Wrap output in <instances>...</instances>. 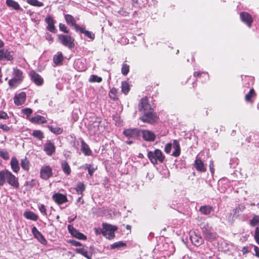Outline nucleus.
<instances>
[{
	"label": "nucleus",
	"mask_w": 259,
	"mask_h": 259,
	"mask_svg": "<svg viewBox=\"0 0 259 259\" xmlns=\"http://www.w3.org/2000/svg\"><path fill=\"white\" fill-rule=\"evenodd\" d=\"M52 167L49 165H45L40 170V177L43 180H47L53 176Z\"/></svg>",
	"instance_id": "obj_7"
},
{
	"label": "nucleus",
	"mask_w": 259,
	"mask_h": 259,
	"mask_svg": "<svg viewBox=\"0 0 259 259\" xmlns=\"http://www.w3.org/2000/svg\"><path fill=\"white\" fill-rule=\"evenodd\" d=\"M14 52L9 51L8 49L0 50V61L6 60L7 61H12L14 59Z\"/></svg>",
	"instance_id": "obj_10"
},
{
	"label": "nucleus",
	"mask_w": 259,
	"mask_h": 259,
	"mask_svg": "<svg viewBox=\"0 0 259 259\" xmlns=\"http://www.w3.org/2000/svg\"><path fill=\"white\" fill-rule=\"evenodd\" d=\"M10 165L12 170L15 173H18L20 170V166L18 160L15 157H12Z\"/></svg>",
	"instance_id": "obj_27"
},
{
	"label": "nucleus",
	"mask_w": 259,
	"mask_h": 259,
	"mask_svg": "<svg viewBox=\"0 0 259 259\" xmlns=\"http://www.w3.org/2000/svg\"><path fill=\"white\" fill-rule=\"evenodd\" d=\"M22 81L16 78H12L8 81V84L11 89H14L17 87L18 85L21 83Z\"/></svg>",
	"instance_id": "obj_38"
},
{
	"label": "nucleus",
	"mask_w": 259,
	"mask_h": 259,
	"mask_svg": "<svg viewBox=\"0 0 259 259\" xmlns=\"http://www.w3.org/2000/svg\"><path fill=\"white\" fill-rule=\"evenodd\" d=\"M52 198L54 201L59 205L63 204L68 201V199L65 195L61 193H55L52 196Z\"/></svg>",
	"instance_id": "obj_15"
},
{
	"label": "nucleus",
	"mask_w": 259,
	"mask_h": 259,
	"mask_svg": "<svg viewBox=\"0 0 259 259\" xmlns=\"http://www.w3.org/2000/svg\"><path fill=\"white\" fill-rule=\"evenodd\" d=\"M68 229L69 233L75 238L85 240L87 239V236L84 235L83 234L80 233L78 230H77L75 228H74L72 225H68Z\"/></svg>",
	"instance_id": "obj_12"
},
{
	"label": "nucleus",
	"mask_w": 259,
	"mask_h": 259,
	"mask_svg": "<svg viewBox=\"0 0 259 259\" xmlns=\"http://www.w3.org/2000/svg\"><path fill=\"white\" fill-rule=\"evenodd\" d=\"M9 185L15 189L19 187L18 178L14 175L8 169H4L0 171V187L3 186L6 182Z\"/></svg>",
	"instance_id": "obj_1"
},
{
	"label": "nucleus",
	"mask_w": 259,
	"mask_h": 259,
	"mask_svg": "<svg viewBox=\"0 0 259 259\" xmlns=\"http://www.w3.org/2000/svg\"><path fill=\"white\" fill-rule=\"evenodd\" d=\"M22 113L26 115L27 117H29L32 113V110L29 108H26L23 109L22 110Z\"/></svg>",
	"instance_id": "obj_53"
},
{
	"label": "nucleus",
	"mask_w": 259,
	"mask_h": 259,
	"mask_svg": "<svg viewBox=\"0 0 259 259\" xmlns=\"http://www.w3.org/2000/svg\"><path fill=\"white\" fill-rule=\"evenodd\" d=\"M26 99V94L24 92H22L18 94H16L14 97V102L17 106H20L23 104Z\"/></svg>",
	"instance_id": "obj_13"
},
{
	"label": "nucleus",
	"mask_w": 259,
	"mask_h": 259,
	"mask_svg": "<svg viewBox=\"0 0 259 259\" xmlns=\"http://www.w3.org/2000/svg\"><path fill=\"white\" fill-rule=\"evenodd\" d=\"M209 167L210 172L213 175L214 172V165L212 160L210 161Z\"/></svg>",
	"instance_id": "obj_58"
},
{
	"label": "nucleus",
	"mask_w": 259,
	"mask_h": 259,
	"mask_svg": "<svg viewBox=\"0 0 259 259\" xmlns=\"http://www.w3.org/2000/svg\"><path fill=\"white\" fill-rule=\"evenodd\" d=\"M58 39L60 42L65 47L69 49H72L74 47V38L68 35H58Z\"/></svg>",
	"instance_id": "obj_5"
},
{
	"label": "nucleus",
	"mask_w": 259,
	"mask_h": 259,
	"mask_svg": "<svg viewBox=\"0 0 259 259\" xmlns=\"http://www.w3.org/2000/svg\"><path fill=\"white\" fill-rule=\"evenodd\" d=\"M45 21L48 24L47 26L48 30L53 33L57 32V30L54 25L55 21L51 16H47L45 19Z\"/></svg>",
	"instance_id": "obj_16"
},
{
	"label": "nucleus",
	"mask_w": 259,
	"mask_h": 259,
	"mask_svg": "<svg viewBox=\"0 0 259 259\" xmlns=\"http://www.w3.org/2000/svg\"><path fill=\"white\" fill-rule=\"evenodd\" d=\"M147 156L150 162L154 165L158 164V163H162L165 158L162 151L158 149L149 151Z\"/></svg>",
	"instance_id": "obj_2"
},
{
	"label": "nucleus",
	"mask_w": 259,
	"mask_h": 259,
	"mask_svg": "<svg viewBox=\"0 0 259 259\" xmlns=\"http://www.w3.org/2000/svg\"><path fill=\"white\" fill-rule=\"evenodd\" d=\"M159 82L156 81V80H151L149 81V85L147 87V90L149 91H151L152 89L158 87L159 85Z\"/></svg>",
	"instance_id": "obj_47"
},
{
	"label": "nucleus",
	"mask_w": 259,
	"mask_h": 259,
	"mask_svg": "<svg viewBox=\"0 0 259 259\" xmlns=\"http://www.w3.org/2000/svg\"><path fill=\"white\" fill-rule=\"evenodd\" d=\"M199 210L202 214L208 215L213 210V207L210 205H204L201 206Z\"/></svg>",
	"instance_id": "obj_36"
},
{
	"label": "nucleus",
	"mask_w": 259,
	"mask_h": 259,
	"mask_svg": "<svg viewBox=\"0 0 259 259\" xmlns=\"http://www.w3.org/2000/svg\"><path fill=\"white\" fill-rule=\"evenodd\" d=\"M126 246V243L123 242V241H119L117 242H115L112 245H111V249H115L121 247H124Z\"/></svg>",
	"instance_id": "obj_49"
},
{
	"label": "nucleus",
	"mask_w": 259,
	"mask_h": 259,
	"mask_svg": "<svg viewBox=\"0 0 259 259\" xmlns=\"http://www.w3.org/2000/svg\"><path fill=\"white\" fill-rule=\"evenodd\" d=\"M75 251L77 253L81 254L88 259H91V256L89 255L88 251L84 248H76Z\"/></svg>",
	"instance_id": "obj_42"
},
{
	"label": "nucleus",
	"mask_w": 259,
	"mask_h": 259,
	"mask_svg": "<svg viewBox=\"0 0 259 259\" xmlns=\"http://www.w3.org/2000/svg\"><path fill=\"white\" fill-rule=\"evenodd\" d=\"M45 38L47 40L51 42H52L53 41V37H52V35L48 32H47L45 34Z\"/></svg>",
	"instance_id": "obj_59"
},
{
	"label": "nucleus",
	"mask_w": 259,
	"mask_h": 259,
	"mask_svg": "<svg viewBox=\"0 0 259 259\" xmlns=\"http://www.w3.org/2000/svg\"><path fill=\"white\" fill-rule=\"evenodd\" d=\"M77 31H80V33H83L85 36H87L88 38L93 40L95 39V35L94 33H93L92 32L90 31L89 30H87L85 29L84 28L79 27V28L77 29Z\"/></svg>",
	"instance_id": "obj_32"
},
{
	"label": "nucleus",
	"mask_w": 259,
	"mask_h": 259,
	"mask_svg": "<svg viewBox=\"0 0 259 259\" xmlns=\"http://www.w3.org/2000/svg\"><path fill=\"white\" fill-rule=\"evenodd\" d=\"M44 151L49 156L52 155L56 151V147L50 140L47 141L44 145Z\"/></svg>",
	"instance_id": "obj_14"
},
{
	"label": "nucleus",
	"mask_w": 259,
	"mask_h": 259,
	"mask_svg": "<svg viewBox=\"0 0 259 259\" xmlns=\"http://www.w3.org/2000/svg\"><path fill=\"white\" fill-rule=\"evenodd\" d=\"M26 2L30 5L34 7H40L44 6L43 3L39 2L37 0H26Z\"/></svg>",
	"instance_id": "obj_45"
},
{
	"label": "nucleus",
	"mask_w": 259,
	"mask_h": 259,
	"mask_svg": "<svg viewBox=\"0 0 259 259\" xmlns=\"http://www.w3.org/2000/svg\"><path fill=\"white\" fill-rule=\"evenodd\" d=\"M102 227V235L108 239H113L115 237L114 232L117 230V227L107 223H103Z\"/></svg>",
	"instance_id": "obj_3"
},
{
	"label": "nucleus",
	"mask_w": 259,
	"mask_h": 259,
	"mask_svg": "<svg viewBox=\"0 0 259 259\" xmlns=\"http://www.w3.org/2000/svg\"><path fill=\"white\" fill-rule=\"evenodd\" d=\"M0 128L6 132H8L10 130V127L6 124H0Z\"/></svg>",
	"instance_id": "obj_60"
},
{
	"label": "nucleus",
	"mask_w": 259,
	"mask_h": 259,
	"mask_svg": "<svg viewBox=\"0 0 259 259\" xmlns=\"http://www.w3.org/2000/svg\"><path fill=\"white\" fill-rule=\"evenodd\" d=\"M9 116L8 114L3 111L0 110V119H9Z\"/></svg>",
	"instance_id": "obj_57"
},
{
	"label": "nucleus",
	"mask_w": 259,
	"mask_h": 259,
	"mask_svg": "<svg viewBox=\"0 0 259 259\" xmlns=\"http://www.w3.org/2000/svg\"><path fill=\"white\" fill-rule=\"evenodd\" d=\"M64 60L63 55L61 52H58L53 57V62L57 66L61 65Z\"/></svg>",
	"instance_id": "obj_26"
},
{
	"label": "nucleus",
	"mask_w": 259,
	"mask_h": 259,
	"mask_svg": "<svg viewBox=\"0 0 259 259\" xmlns=\"http://www.w3.org/2000/svg\"><path fill=\"white\" fill-rule=\"evenodd\" d=\"M249 225L251 227L259 226V215H254L253 218L249 221Z\"/></svg>",
	"instance_id": "obj_41"
},
{
	"label": "nucleus",
	"mask_w": 259,
	"mask_h": 259,
	"mask_svg": "<svg viewBox=\"0 0 259 259\" xmlns=\"http://www.w3.org/2000/svg\"><path fill=\"white\" fill-rule=\"evenodd\" d=\"M140 117V119L143 122L153 124L157 122L159 120V117L156 113L153 112L152 110L144 113Z\"/></svg>",
	"instance_id": "obj_4"
},
{
	"label": "nucleus",
	"mask_w": 259,
	"mask_h": 259,
	"mask_svg": "<svg viewBox=\"0 0 259 259\" xmlns=\"http://www.w3.org/2000/svg\"><path fill=\"white\" fill-rule=\"evenodd\" d=\"M23 215L26 219L34 221H37L38 218V215L31 211H25Z\"/></svg>",
	"instance_id": "obj_33"
},
{
	"label": "nucleus",
	"mask_w": 259,
	"mask_h": 259,
	"mask_svg": "<svg viewBox=\"0 0 259 259\" xmlns=\"http://www.w3.org/2000/svg\"><path fill=\"white\" fill-rule=\"evenodd\" d=\"M71 243L75 246H80L81 245V243L80 242L75 240L71 241Z\"/></svg>",
	"instance_id": "obj_61"
},
{
	"label": "nucleus",
	"mask_w": 259,
	"mask_h": 259,
	"mask_svg": "<svg viewBox=\"0 0 259 259\" xmlns=\"http://www.w3.org/2000/svg\"><path fill=\"white\" fill-rule=\"evenodd\" d=\"M130 70V66L126 63H123L121 67V73L123 75H126L128 74Z\"/></svg>",
	"instance_id": "obj_48"
},
{
	"label": "nucleus",
	"mask_w": 259,
	"mask_h": 259,
	"mask_svg": "<svg viewBox=\"0 0 259 259\" xmlns=\"http://www.w3.org/2000/svg\"><path fill=\"white\" fill-rule=\"evenodd\" d=\"M171 148L172 144L170 143H168L165 145L164 151L166 153L169 154L170 153Z\"/></svg>",
	"instance_id": "obj_55"
},
{
	"label": "nucleus",
	"mask_w": 259,
	"mask_h": 259,
	"mask_svg": "<svg viewBox=\"0 0 259 259\" xmlns=\"http://www.w3.org/2000/svg\"><path fill=\"white\" fill-rule=\"evenodd\" d=\"M29 120L33 123L35 124H43L47 122L46 118L42 116L37 115L35 117H33L29 119Z\"/></svg>",
	"instance_id": "obj_28"
},
{
	"label": "nucleus",
	"mask_w": 259,
	"mask_h": 259,
	"mask_svg": "<svg viewBox=\"0 0 259 259\" xmlns=\"http://www.w3.org/2000/svg\"><path fill=\"white\" fill-rule=\"evenodd\" d=\"M32 135L39 140H41L44 138V133L40 130H34Z\"/></svg>",
	"instance_id": "obj_44"
},
{
	"label": "nucleus",
	"mask_w": 259,
	"mask_h": 259,
	"mask_svg": "<svg viewBox=\"0 0 259 259\" xmlns=\"http://www.w3.org/2000/svg\"><path fill=\"white\" fill-rule=\"evenodd\" d=\"M125 228L127 230H129L130 232H131V226L129 225H127L126 226H125Z\"/></svg>",
	"instance_id": "obj_64"
},
{
	"label": "nucleus",
	"mask_w": 259,
	"mask_h": 259,
	"mask_svg": "<svg viewBox=\"0 0 259 259\" xmlns=\"http://www.w3.org/2000/svg\"><path fill=\"white\" fill-rule=\"evenodd\" d=\"M138 108L139 111L142 114L153 110L151 105L148 102V98L147 97H144L140 100L138 105Z\"/></svg>",
	"instance_id": "obj_6"
},
{
	"label": "nucleus",
	"mask_w": 259,
	"mask_h": 259,
	"mask_svg": "<svg viewBox=\"0 0 259 259\" xmlns=\"http://www.w3.org/2000/svg\"><path fill=\"white\" fill-rule=\"evenodd\" d=\"M142 134L143 139L146 141L153 142L156 139L154 133L149 130L143 131Z\"/></svg>",
	"instance_id": "obj_20"
},
{
	"label": "nucleus",
	"mask_w": 259,
	"mask_h": 259,
	"mask_svg": "<svg viewBox=\"0 0 259 259\" xmlns=\"http://www.w3.org/2000/svg\"><path fill=\"white\" fill-rule=\"evenodd\" d=\"M254 251L255 255L259 257V248L257 246H254Z\"/></svg>",
	"instance_id": "obj_63"
},
{
	"label": "nucleus",
	"mask_w": 259,
	"mask_h": 259,
	"mask_svg": "<svg viewBox=\"0 0 259 259\" xmlns=\"http://www.w3.org/2000/svg\"><path fill=\"white\" fill-rule=\"evenodd\" d=\"M123 135L128 138H137L139 135V131L137 128H129L124 130Z\"/></svg>",
	"instance_id": "obj_18"
},
{
	"label": "nucleus",
	"mask_w": 259,
	"mask_h": 259,
	"mask_svg": "<svg viewBox=\"0 0 259 259\" xmlns=\"http://www.w3.org/2000/svg\"><path fill=\"white\" fill-rule=\"evenodd\" d=\"M88 172L90 176H92L93 173L95 171V169L93 168H91V167H88Z\"/></svg>",
	"instance_id": "obj_62"
},
{
	"label": "nucleus",
	"mask_w": 259,
	"mask_h": 259,
	"mask_svg": "<svg viewBox=\"0 0 259 259\" xmlns=\"http://www.w3.org/2000/svg\"><path fill=\"white\" fill-rule=\"evenodd\" d=\"M190 239L192 243L196 246H200L203 242V240L202 237L196 234L191 235Z\"/></svg>",
	"instance_id": "obj_23"
},
{
	"label": "nucleus",
	"mask_w": 259,
	"mask_h": 259,
	"mask_svg": "<svg viewBox=\"0 0 259 259\" xmlns=\"http://www.w3.org/2000/svg\"><path fill=\"white\" fill-rule=\"evenodd\" d=\"M203 236L205 240L212 241L217 238V234L215 232L206 230L203 232Z\"/></svg>",
	"instance_id": "obj_22"
},
{
	"label": "nucleus",
	"mask_w": 259,
	"mask_h": 259,
	"mask_svg": "<svg viewBox=\"0 0 259 259\" xmlns=\"http://www.w3.org/2000/svg\"><path fill=\"white\" fill-rule=\"evenodd\" d=\"M13 74L14 76L13 78H16L21 81H23L24 79V76L22 70L17 68H13Z\"/></svg>",
	"instance_id": "obj_30"
},
{
	"label": "nucleus",
	"mask_w": 259,
	"mask_h": 259,
	"mask_svg": "<svg viewBox=\"0 0 259 259\" xmlns=\"http://www.w3.org/2000/svg\"><path fill=\"white\" fill-rule=\"evenodd\" d=\"M81 150L83 153L87 156L91 155L92 153V152L90 149L89 145L83 140L81 141Z\"/></svg>",
	"instance_id": "obj_31"
},
{
	"label": "nucleus",
	"mask_w": 259,
	"mask_h": 259,
	"mask_svg": "<svg viewBox=\"0 0 259 259\" xmlns=\"http://www.w3.org/2000/svg\"><path fill=\"white\" fill-rule=\"evenodd\" d=\"M172 145L174 151L171 154V155L174 157L179 156L181 153V148L179 142L177 140H174Z\"/></svg>",
	"instance_id": "obj_25"
},
{
	"label": "nucleus",
	"mask_w": 259,
	"mask_h": 259,
	"mask_svg": "<svg viewBox=\"0 0 259 259\" xmlns=\"http://www.w3.org/2000/svg\"><path fill=\"white\" fill-rule=\"evenodd\" d=\"M31 80L37 86H40L44 83L43 78L34 70H31L29 72Z\"/></svg>",
	"instance_id": "obj_9"
},
{
	"label": "nucleus",
	"mask_w": 259,
	"mask_h": 259,
	"mask_svg": "<svg viewBox=\"0 0 259 259\" xmlns=\"http://www.w3.org/2000/svg\"><path fill=\"white\" fill-rule=\"evenodd\" d=\"M130 91V87L126 81L121 82V92L124 95H126Z\"/></svg>",
	"instance_id": "obj_40"
},
{
	"label": "nucleus",
	"mask_w": 259,
	"mask_h": 259,
	"mask_svg": "<svg viewBox=\"0 0 259 259\" xmlns=\"http://www.w3.org/2000/svg\"><path fill=\"white\" fill-rule=\"evenodd\" d=\"M61 168L63 171L67 175H70L71 173V168L67 161L64 160L61 162Z\"/></svg>",
	"instance_id": "obj_35"
},
{
	"label": "nucleus",
	"mask_w": 259,
	"mask_h": 259,
	"mask_svg": "<svg viewBox=\"0 0 259 259\" xmlns=\"http://www.w3.org/2000/svg\"><path fill=\"white\" fill-rule=\"evenodd\" d=\"M0 157L5 160L9 159V154L7 150H3L0 149Z\"/></svg>",
	"instance_id": "obj_51"
},
{
	"label": "nucleus",
	"mask_w": 259,
	"mask_h": 259,
	"mask_svg": "<svg viewBox=\"0 0 259 259\" xmlns=\"http://www.w3.org/2000/svg\"><path fill=\"white\" fill-rule=\"evenodd\" d=\"M6 3L9 8L15 11H19L22 10L18 3L14 0H6Z\"/></svg>",
	"instance_id": "obj_24"
},
{
	"label": "nucleus",
	"mask_w": 259,
	"mask_h": 259,
	"mask_svg": "<svg viewBox=\"0 0 259 259\" xmlns=\"http://www.w3.org/2000/svg\"><path fill=\"white\" fill-rule=\"evenodd\" d=\"M193 76L196 78V81L193 82L192 83V85L193 88H196L197 87V82L196 81L198 80V78L200 77H204L205 80H208L209 79V75L206 72L197 71H195L193 73Z\"/></svg>",
	"instance_id": "obj_17"
},
{
	"label": "nucleus",
	"mask_w": 259,
	"mask_h": 259,
	"mask_svg": "<svg viewBox=\"0 0 259 259\" xmlns=\"http://www.w3.org/2000/svg\"><path fill=\"white\" fill-rule=\"evenodd\" d=\"M254 238L255 241L259 244V227H256L255 229Z\"/></svg>",
	"instance_id": "obj_52"
},
{
	"label": "nucleus",
	"mask_w": 259,
	"mask_h": 259,
	"mask_svg": "<svg viewBox=\"0 0 259 259\" xmlns=\"http://www.w3.org/2000/svg\"><path fill=\"white\" fill-rule=\"evenodd\" d=\"M194 166L197 171L204 172L206 171V168L201 159L197 158L194 163Z\"/></svg>",
	"instance_id": "obj_21"
},
{
	"label": "nucleus",
	"mask_w": 259,
	"mask_h": 259,
	"mask_svg": "<svg viewBox=\"0 0 259 259\" xmlns=\"http://www.w3.org/2000/svg\"><path fill=\"white\" fill-rule=\"evenodd\" d=\"M256 96V94L253 89H251L249 90L248 94H247L245 96V100L246 102L249 103H253V101L252 98L255 97Z\"/></svg>",
	"instance_id": "obj_34"
},
{
	"label": "nucleus",
	"mask_w": 259,
	"mask_h": 259,
	"mask_svg": "<svg viewBox=\"0 0 259 259\" xmlns=\"http://www.w3.org/2000/svg\"><path fill=\"white\" fill-rule=\"evenodd\" d=\"M64 18L67 24L74 27L76 31L77 32V29L79 28L80 26L76 23V21L74 18L69 14L65 15Z\"/></svg>",
	"instance_id": "obj_19"
},
{
	"label": "nucleus",
	"mask_w": 259,
	"mask_h": 259,
	"mask_svg": "<svg viewBox=\"0 0 259 259\" xmlns=\"http://www.w3.org/2000/svg\"><path fill=\"white\" fill-rule=\"evenodd\" d=\"M32 233L34 236V237L37 239V240L44 245L47 244V240L45 239L44 235L39 232L36 227H33L31 230Z\"/></svg>",
	"instance_id": "obj_11"
},
{
	"label": "nucleus",
	"mask_w": 259,
	"mask_h": 259,
	"mask_svg": "<svg viewBox=\"0 0 259 259\" xmlns=\"http://www.w3.org/2000/svg\"><path fill=\"white\" fill-rule=\"evenodd\" d=\"M39 211L45 216L47 215V209L44 204H41L39 207Z\"/></svg>",
	"instance_id": "obj_56"
},
{
	"label": "nucleus",
	"mask_w": 259,
	"mask_h": 259,
	"mask_svg": "<svg viewBox=\"0 0 259 259\" xmlns=\"http://www.w3.org/2000/svg\"><path fill=\"white\" fill-rule=\"evenodd\" d=\"M85 189V186L83 184V183L79 182L77 183L76 185V187L75 188V190L77 192L78 194H82L83 191H84Z\"/></svg>",
	"instance_id": "obj_39"
},
{
	"label": "nucleus",
	"mask_w": 259,
	"mask_h": 259,
	"mask_svg": "<svg viewBox=\"0 0 259 259\" xmlns=\"http://www.w3.org/2000/svg\"><path fill=\"white\" fill-rule=\"evenodd\" d=\"M59 29L61 31H63L65 33H68L69 30L67 29V26L63 23H60L59 25Z\"/></svg>",
	"instance_id": "obj_54"
},
{
	"label": "nucleus",
	"mask_w": 259,
	"mask_h": 259,
	"mask_svg": "<svg viewBox=\"0 0 259 259\" xmlns=\"http://www.w3.org/2000/svg\"><path fill=\"white\" fill-rule=\"evenodd\" d=\"M48 128L51 132L57 135L61 134L63 132V128L58 126L53 127V126L49 125L48 126Z\"/></svg>",
	"instance_id": "obj_43"
},
{
	"label": "nucleus",
	"mask_w": 259,
	"mask_h": 259,
	"mask_svg": "<svg viewBox=\"0 0 259 259\" xmlns=\"http://www.w3.org/2000/svg\"><path fill=\"white\" fill-rule=\"evenodd\" d=\"M36 182L35 179H32L31 181L26 182L25 185L27 189H31L36 185Z\"/></svg>",
	"instance_id": "obj_50"
},
{
	"label": "nucleus",
	"mask_w": 259,
	"mask_h": 259,
	"mask_svg": "<svg viewBox=\"0 0 259 259\" xmlns=\"http://www.w3.org/2000/svg\"><path fill=\"white\" fill-rule=\"evenodd\" d=\"M109 98L113 101H116L119 99V93L118 89L113 88L110 89L108 93Z\"/></svg>",
	"instance_id": "obj_29"
},
{
	"label": "nucleus",
	"mask_w": 259,
	"mask_h": 259,
	"mask_svg": "<svg viewBox=\"0 0 259 259\" xmlns=\"http://www.w3.org/2000/svg\"><path fill=\"white\" fill-rule=\"evenodd\" d=\"M102 81V78L99 77L96 75H92L89 79L90 82H101Z\"/></svg>",
	"instance_id": "obj_46"
},
{
	"label": "nucleus",
	"mask_w": 259,
	"mask_h": 259,
	"mask_svg": "<svg viewBox=\"0 0 259 259\" xmlns=\"http://www.w3.org/2000/svg\"><path fill=\"white\" fill-rule=\"evenodd\" d=\"M20 165L21 167L25 171H28L29 170L30 162L26 157L21 160Z\"/></svg>",
	"instance_id": "obj_37"
},
{
	"label": "nucleus",
	"mask_w": 259,
	"mask_h": 259,
	"mask_svg": "<svg viewBox=\"0 0 259 259\" xmlns=\"http://www.w3.org/2000/svg\"><path fill=\"white\" fill-rule=\"evenodd\" d=\"M241 21L249 28L252 26L253 18L251 15L246 12H242L240 13Z\"/></svg>",
	"instance_id": "obj_8"
}]
</instances>
